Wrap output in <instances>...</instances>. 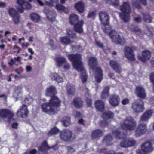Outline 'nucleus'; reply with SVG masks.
Listing matches in <instances>:
<instances>
[{
    "label": "nucleus",
    "mask_w": 154,
    "mask_h": 154,
    "mask_svg": "<svg viewBox=\"0 0 154 154\" xmlns=\"http://www.w3.org/2000/svg\"><path fill=\"white\" fill-rule=\"evenodd\" d=\"M60 137L63 141H68L75 139V136L70 130L65 129L60 132Z\"/></svg>",
    "instance_id": "1a4fd4ad"
},
{
    "label": "nucleus",
    "mask_w": 154,
    "mask_h": 154,
    "mask_svg": "<svg viewBox=\"0 0 154 154\" xmlns=\"http://www.w3.org/2000/svg\"><path fill=\"white\" fill-rule=\"evenodd\" d=\"M84 122V120L82 119H79L78 121V123L79 124H82L83 125H85Z\"/></svg>",
    "instance_id": "0e129e2a"
},
{
    "label": "nucleus",
    "mask_w": 154,
    "mask_h": 154,
    "mask_svg": "<svg viewBox=\"0 0 154 154\" xmlns=\"http://www.w3.org/2000/svg\"><path fill=\"white\" fill-rule=\"evenodd\" d=\"M97 63V59L95 57H91L89 59V64L91 68L93 69H95V77L96 81L100 82L103 79V71L100 67H95Z\"/></svg>",
    "instance_id": "20e7f679"
},
{
    "label": "nucleus",
    "mask_w": 154,
    "mask_h": 154,
    "mask_svg": "<svg viewBox=\"0 0 154 154\" xmlns=\"http://www.w3.org/2000/svg\"><path fill=\"white\" fill-rule=\"evenodd\" d=\"M75 91V88L73 87H71V88H68V93L69 94H73L74 93Z\"/></svg>",
    "instance_id": "603ef678"
},
{
    "label": "nucleus",
    "mask_w": 154,
    "mask_h": 154,
    "mask_svg": "<svg viewBox=\"0 0 154 154\" xmlns=\"http://www.w3.org/2000/svg\"><path fill=\"white\" fill-rule=\"evenodd\" d=\"M73 103L74 105L76 108H80L83 105V102L82 100L79 98L74 99Z\"/></svg>",
    "instance_id": "2f4dec72"
},
{
    "label": "nucleus",
    "mask_w": 154,
    "mask_h": 154,
    "mask_svg": "<svg viewBox=\"0 0 154 154\" xmlns=\"http://www.w3.org/2000/svg\"><path fill=\"white\" fill-rule=\"evenodd\" d=\"M112 134L117 138L119 139L123 138L126 136V134L119 131H114L112 132Z\"/></svg>",
    "instance_id": "cd10ccee"
},
{
    "label": "nucleus",
    "mask_w": 154,
    "mask_h": 154,
    "mask_svg": "<svg viewBox=\"0 0 154 154\" xmlns=\"http://www.w3.org/2000/svg\"><path fill=\"white\" fill-rule=\"evenodd\" d=\"M57 66L60 67L63 63L66 62V59L63 57H60L57 58Z\"/></svg>",
    "instance_id": "72a5a7b5"
},
{
    "label": "nucleus",
    "mask_w": 154,
    "mask_h": 154,
    "mask_svg": "<svg viewBox=\"0 0 154 154\" xmlns=\"http://www.w3.org/2000/svg\"><path fill=\"white\" fill-rule=\"evenodd\" d=\"M115 2H113L111 4L115 7H117L119 6V3L118 0H115Z\"/></svg>",
    "instance_id": "6e6d98bb"
},
{
    "label": "nucleus",
    "mask_w": 154,
    "mask_h": 154,
    "mask_svg": "<svg viewBox=\"0 0 154 154\" xmlns=\"http://www.w3.org/2000/svg\"><path fill=\"white\" fill-rule=\"evenodd\" d=\"M96 11H92L90 12L88 17L89 18H93L95 16Z\"/></svg>",
    "instance_id": "3c124183"
},
{
    "label": "nucleus",
    "mask_w": 154,
    "mask_h": 154,
    "mask_svg": "<svg viewBox=\"0 0 154 154\" xmlns=\"http://www.w3.org/2000/svg\"><path fill=\"white\" fill-rule=\"evenodd\" d=\"M50 44L51 46V47L53 49L55 48V46L54 45V43L53 41L52 40H50Z\"/></svg>",
    "instance_id": "052dcab7"
},
{
    "label": "nucleus",
    "mask_w": 154,
    "mask_h": 154,
    "mask_svg": "<svg viewBox=\"0 0 154 154\" xmlns=\"http://www.w3.org/2000/svg\"><path fill=\"white\" fill-rule=\"evenodd\" d=\"M53 2L51 1L50 2L45 1V5H47L50 7H52L54 6Z\"/></svg>",
    "instance_id": "864d4df0"
},
{
    "label": "nucleus",
    "mask_w": 154,
    "mask_h": 154,
    "mask_svg": "<svg viewBox=\"0 0 154 154\" xmlns=\"http://www.w3.org/2000/svg\"><path fill=\"white\" fill-rule=\"evenodd\" d=\"M142 15L143 16V19L144 22L147 23H150L152 22V18L149 14L143 13Z\"/></svg>",
    "instance_id": "c9c22d12"
},
{
    "label": "nucleus",
    "mask_w": 154,
    "mask_h": 154,
    "mask_svg": "<svg viewBox=\"0 0 154 154\" xmlns=\"http://www.w3.org/2000/svg\"><path fill=\"white\" fill-rule=\"evenodd\" d=\"M99 17L102 25H107L109 24V17L106 12L102 11L100 13Z\"/></svg>",
    "instance_id": "dca6fc26"
},
{
    "label": "nucleus",
    "mask_w": 154,
    "mask_h": 154,
    "mask_svg": "<svg viewBox=\"0 0 154 154\" xmlns=\"http://www.w3.org/2000/svg\"><path fill=\"white\" fill-rule=\"evenodd\" d=\"M136 125L137 122L134 119L131 117L128 116L123 120L120 127L123 130L133 131Z\"/></svg>",
    "instance_id": "39448f33"
},
{
    "label": "nucleus",
    "mask_w": 154,
    "mask_h": 154,
    "mask_svg": "<svg viewBox=\"0 0 154 154\" xmlns=\"http://www.w3.org/2000/svg\"><path fill=\"white\" fill-rule=\"evenodd\" d=\"M144 102L140 99L135 100L132 103L131 108L135 112H142L144 109Z\"/></svg>",
    "instance_id": "6e6552de"
},
{
    "label": "nucleus",
    "mask_w": 154,
    "mask_h": 154,
    "mask_svg": "<svg viewBox=\"0 0 154 154\" xmlns=\"http://www.w3.org/2000/svg\"><path fill=\"white\" fill-rule=\"evenodd\" d=\"M31 1V0H17V3L20 6L17 7V10L20 12L23 13L25 8L30 9L31 7V5L28 2Z\"/></svg>",
    "instance_id": "9d476101"
},
{
    "label": "nucleus",
    "mask_w": 154,
    "mask_h": 154,
    "mask_svg": "<svg viewBox=\"0 0 154 154\" xmlns=\"http://www.w3.org/2000/svg\"><path fill=\"white\" fill-rule=\"evenodd\" d=\"M132 5L137 8L140 7L139 2L138 0H132Z\"/></svg>",
    "instance_id": "79ce46f5"
},
{
    "label": "nucleus",
    "mask_w": 154,
    "mask_h": 154,
    "mask_svg": "<svg viewBox=\"0 0 154 154\" xmlns=\"http://www.w3.org/2000/svg\"><path fill=\"white\" fill-rule=\"evenodd\" d=\"M18 125V124L17 123H13L12 125V127L14 129H17Z\"/></svg>",
    "instance_id": "774afa93"
},
{
    "label": "nucleus",
    "mask_w": 154,
    "mask_h": 154,
    "mask_svg": "<svg viewBox=\"0 0 154 154\" xmlns=\"http://www.w3.org/2000/svg\"><path fill=\"white\" fill-rule=\"evenodd\" d=\"M120 101L119 96L116 94L111 95L109 100L110 104L113 106H116L118 105Z\"/></svg>",
    "instance_id": "a211bd4d"
},
{
    "label": "nucleus",
    "mask_w": 154,
    "mask_h": 154,
    "mask_svg": "<svg viewBox=\"0 0 154 154\" xmlns=\"http://www.w3.org/2000/svg\"><path fill=\"white\" fill-rule=\"evenodd\" d=\"M51 79L56 80L58 82H61L63 81V79L56 73H51L50 75Z\"/></svg>",
    "instance_id": "c85d7f7f"
},
{
    "label": "nucleus",
    "mask_w": 154,
    "mask_h": 154,
    "mask_svg": "<svg viewBox=\"0 0 154 154\" xmlns=\"http://www.w3.org/2000/svg\"><path fill=\"white\" fill-rule=\"evenodd\" d=\"M96 44L99 47L101 48H103V45L100 42H98V41H96Z\"/></svg>",
    "instance_id": "338daca9"
},
{
    "label": "nucleus",
    "mask_w": 154,
    "mask_h": 154,
    "mask_svg": "<svg viewBox=\"0 0 154 154\" xmlns=\"http://www.w3.org/2000/svg\"><path fill=\"white\" fill-rule=\"evenodd\" d=\"M135 93L137 96L140 99H145L146 94L144 88L141 86H138L136 87Z\"/></svg>",
    "instance_id": "2eb2a0df"
},
{
    "label": "nucleus",
    "mask_w": 154,
    "mask_h": 154,
    "mask_svg": "<svg viewBox=\"0 0 154 154\" xmlns=\"http://www.w3.org/2000/svg\"><path fill=\"white\" fill-rule=\"evenodd\" d=\"M44 12L46 15L47 18L50 20L53 21L55 20L56 14L54 11L45 8L44 10Z\"/></svg>",
    "instance_id": "5701e85b"
},
{
    "label": "nucleus",
    "mask_w": 154,
    "mask_h": 154,
    "mask_svg": "<svg viewBox=\"0 0 154 154\" xmlns=\"http://www.w3.org/2000/svg\"><path fill=\"white\" fill-rule=\"evenodd\" d=\"M33 101V99L32 97L29 96L26 97L23 100L22 103H26L28 105H30L32 103Z\"/></svg>",
    "instance_id": "f704fd0d"
},
{
    "label": "nucleus",
    "mask_w": 154,
    "mask_h": 154,
    "mask_svg": "<svg viewBox=\"0 0 154 154\" xmlns=\"http://www.w3.org/2000/svg\"><path fill=\"white\" fill-rule=\"evenodd\" d=\"M134 20L137 23L140 22L141 20V18L140 17H138L137 18H134Z\"/></svg>",
    "instance_id": "69168bd1"
},
{
    "label": "nucleus",
    "mask_w": 154,
    "mask_h": 154,
    "mask_svg": "<svg viewBox=\"0 0 154 154\" xmlns=\"http://www.w3.org/2000/svg\"><path fill=\"white\" fill-rule=\"evenodd\" d=\"M109 64L111 67L117 73H120L122 71V69L120 66L117 61L115 60H111Z\"/></svg>",
    "instance_id": "4be33fe9"
},
{
    "label": "nucleus",
    "mask_w": 154,
    "mask_h": 154,
    "mask_svg": "<svg viewBox=\"0 0 154 154\" xmlns=\"http://www.w3.org/2000/svg\"><path fill=\"white\" fill-rule=\"evenodd\" d=\"M56 93L54 87L50 86L47 88L46 95L51 98L49 102L44 103L42 105L41 108L43 112L51 115L57 113L61 101L57 96L54 95Z\"/></svg>",
    "instance_id": "f257e3e1"
},
{
    "label": "nucleus",
    "mask_w": 154,
    "mask_h": 154,
    "mask_svg": "<svg viewBox=\"0 0 154 154\" xmlns=\"http://www.w3.org/2000/svg\"><path fill=\"white\" fill-rule=\"evenodd\" d=\"M69 22L72 25H74V30L77 32L81 33L83 32L82 26L84 22L82 20L78 21V17L75 14H73L69 17Z\"/></svg>",
    "instance_id": "423d86ee"
},
{
    "label": "nucleus",
    "mask_w": 154,
    "mask_h": 154,
    "mask_svg": "<svg viewBox=\"0 0 154 154\" xmlns=\"http://www.w3.org/2000/svg\"><path fill=\"white\" fill-rule=\"evenodd\" d=\"M95 105L97 109L100 111L102 112L104 109V103L101 100H98L96 101L95 103Z\"/></svg>",
    "instance_id": "a878e982"
},
{
    "label": "nucleus",
    "mask_w": 154,
    "mask_h": 154,
    "mask_svg": "<svg viewBox=\"0 0 154 154\" xmlns=\"http://www.w3.org/2000/svg\"><path fill=\"white\" fill-rule=\"evenodd\" d=\"M130 29L134 32H138L140 29L136 26L131 25L129 26Z\"/></svg>",
    "instance_id": "c03bdc74"
},
{
    "label": "nucleus",
    "mask_w": 154,
    "mask_h": 154,
    "mask_svg": "<svg viewBox=\"0 0 154 154\" xmlns=\"http://www.w3.org/2000/svg\"><path fill=\"white\" fill-rule=\"evenodd\" d=\"M59 132V130L57 128L55 127L52 129L48 133V135H50L52 134H57Z\"/></svg>",
    "instance_id": "37998d69"
},
{
    "label": "nucleus",
    "mask_w": 154,
    "mask_h": 154,
    "mask_svg": "<svg viewBox=\"0 0 154 154\" xmlns=\"http://www.w3.org/2000/svg\"><path fill=\"white\" fill-rule=\"evenodd\" d=\"M86 101L88 106H90L92 103V100L91 98L90 97H87Z\"/></svg>",
    "instance_id": "8fccbe9b"
},
{
    "label": "nucleus",
    "mask_w": 154,
    "mask_h": 154,
    "mask_svg": "<svg viewBox=\"0 0 154 154\" xmlns=\"http://www.w3.org/2000/svg\"><path fill=\"white\" fill-rule=\"evenodd\" d=\"M13 49L14 50H18V51H14L15 52H17V53H19L20 52V51L21 50V49L20 48L17 46H15Z\"/></svg>",
    "instance_id": "e2e57ef3"
},
{
    "label": "nucleus",
    "mask_w": 154,
    "mask_h": 154,
    "mask_svg": "<svg viewBox=\"0 0 154 154\" xmlns=\"http://www.w3.org/2000/svg\"><path fill=\"white\" fill-rule=\"evenodd\" d=\"M75 117H78L81 116V114L79 112L75 111L73 113Z\"/></svg>",
    "instance_id": "bf43d9fd"
},
{
    "label": "nucleus",
    "mask_w": 154,
    "mask_h": 154,
    "mask_svg": "<svg viewBox=\"0 0 154 154\" xmlns=\"http://www.w3.org/2000/svg\"><path fill=\"white\" fill-rule=\"evenodd\" d=\"M120 9L122 13H119L121 18L124 22L128 21L130 19L129 14L131 12L130 5L127 2L124 3Z\"/></svg>",
    "instance_id": "0eeeda50"
},
{
    "label": "nucleus",
    "mask_w": 154,
    "mask_h": 154,
    "mask_svg": "<svg viewBox=\"0 0 154 154\" xmlns=\"http://www.w3.org/2000/svg\"><path fill=\"white\" fill-rule=\"evenodd\" d=\"M68 56L69 60L72 62L74 68L78 71L80 72V77L82 83L85 82L87 80V75L81 60V55L79 54H71Z\"/></svg>",
    "instance_id": "f03ea898"
},
{
    "label": "nucleus",
    "mask_w": 154,
    "mask_h": 154,
    "mask_svg": "<svg viewBox=\"0 0 154 154\" xmlns=\"http://www.w3.org/2000/svg\"><path fill=\"white\" fill-rule=\"evenodd\" d=\"M102 29L104 33L106 35L109 36L112 41L116 44L121 43L122 41L118 33L115 30H112L111 28L108 25H102Z\"/></svg>",
    "instance_id": "7ed1b4c3"
},
{
    "label": "nucleus",
    "mask_w": 154,
    "mask_h": 154,
    "mask_svg": "<svg viewBox=\"0 0 154 154\" xmlns=\"http://www.w3.org/2000/svg\"><path fill=\"white\" fill-rule=\"evenodd\" d=\"M153 112L152 110H148L141 115L140 118V121H147L152 116Z\"/></svg>",
    "instance_id": "aec40b11"
},
{
    "label": "nucleus",
    "mask_w": 154,
    "mask_h": 154,
    "mask_svg": "<svg viewBox=\"0 0 154 154\" xmlns=\"http://www.w3.org/2000/svg\"><path fill=\"white\" fill-rule=\"evenodd\" d=\"M109 88L107 87H106L104 89L101 95V97L102 98H106L108 97L109 95Z\"/></svg>",
    "instance_id": "4c0bfd02"
},
{
    "label": "nucleus",
    "mask_w": 154,
    "mask_h": 154,
    "mask_svg": "<svg viewBox=\"0 0 154 154\" xmlns=\"http://www.w3.org/2000/svg\"><path fill=\"white\" fill-rule=\"evenodd\" d=\"M21 88L20 86H18L15 89V94L19 95L21 92Z\"/></svg>",
    "instance_id": "49530a36"
},
{
    "label": "nucleus",
    "mask_w": 154,
    "mask_h": 154,
    "mask_svg": "<svg viewBox=\"0 0 154 154\" xmlns=\"http://www.w3.org/2000/svg\"><path fill=\"white\" fill-rule=\"evenodd\" d=\"M147 131V125L145 123L139 124L135 130V136L139 137L143 135Z\"/></svg>",
    "instance_id": "9b49d317"
},
{
    "label": "nucleus",
    "mask_w": 154,
    "mask_h": 154,
    "mask_svg": "<svg viewBox=\"0 0 154 154\" xmlns=\"http://www.w3.org/2000/svg\"><path fill=\"white\" fill-rule=\"evenodd\" d=\"M113 114L110 111L104 112L102 115V117L103 118L106 120L112 118L113 117Z\"/></svg>",
    "instance_id": "473e14b6"
},
{
    "label": "nucleus",
    "mask_w": 154,
    "mask_h": 154,
    "mask_svg": "<svg viewBox=\"0 0 154 154\" xmlns=\"http://www.w3.org/2000/svg\"><path fill=\"white\" fill-rule=\"evenodd\" d=\"M67 149L68 152L70 153H73L75 151V150L74 148L71 146L68 147Z\"/></svg>",
    "instance_id": "13d9d810"
},
{
    "label": "nucleus",
    "mask_w": 154,
    "mask_h": 154,
    "mask_svg": "<svg viewBox=\"0 0 154 154\" xmlns=\"http://www.w3.org/2000/svg\"><path fill=\"white\" fill-rule=\"evenodd\" d=\"M129 101V100L128 99V98H125L122 100V103L124 105H125L128 104Z\"/></svg>",
    "instance_id": "5fc2aeb1"
},
{
    "label": "nucleus",
    "mask_w": 154,
    "mask_h": 154,
    "mask_svg": "<svg viewBox=\"0 0 154 154\" xmlns=\"http://www.w3.org/2000/svg\"><path fill=\"white\" fill-rule=\"evenodd\" d=\"M62 123L65 126H69L70 123V118L69 117H67L65 118L62 122Z\"/></svg>",
    "instance_id": "a19ab883"
},
{
    "label": "nucleus",
    "mask_w": 154,
    "mask_h": 154,
    "mask_svg": "<svg viewBox=\"0 0 154 154\" xmlns=\"http://www.w3.org/2000/svg\"><path fill=\"white\" fill-rule=\"evenodd\" d=\"M29 112L27 108L26 105L23 104L20 109L17 112V115L19 117L24 118L27 116Z\"/></svg>",
    "instance_id": "f3484780"
},
{
    "label": "nucleus",
    "mask_w": 154,
    "mask_h": 154,
    "mask_svg": "<svg viewBox=\"0 0 154 154\" xmlns=\"http://www.w3.org/2000/svg\"><path fill=\"white\" fill-rule=\"evenodd\" d=\"M56 146L54 145L49 147L47 144V142L45 141L42 143L41 146L39 147L38 149L39 151L43 152L51 148L55 149Z\"/></svg>",
    "instance_id": "393cba45"
},
{
    "label": "nucleus",
    "mask_w": 154,
    "mask_h": 154,
    "mask_svg": "<svg viewBox=\"0 0 154 154\" xmlns=\"http://www.w3.org/2000/svg\"><path fill=\"white\" fill-rule=\"evenodd\" d=\"M101 152H103L105 154H115V152L112 151H109L107 152L106 149H103L100 151Z\"/></svg>",
    "instance_id": "09e8293b"
},
{
    "label": "nucleus",
    "mask_w": 154,
    "mask_h": 154,
    "mask_svg": "<svg viewBox=\"0 0 154 154\" xmlns=\"http://www.w3.org/2000/svg\"><path fill=\"white\" fill-rule=\"evenodd\" d=\"M14 116L13 112L8 109H4L0 110V117L6 118L8 121Z\"/></svg>",
    "instance_id": "4468645a"
},
{
    "label": "nucleus",
    "mask_w": 154,
    "mask_h": 154,
    "mask_svg": "<svg viewBox=\"0 0 154 154\" xmlns=\"http://www.w3.org/2000/svg\"><path fill=\"white\" fill-rule=\"evenodd\" d=\"M67 34L69 37L72 39H74L76 38L75 34L73 32V30L72 29L69 28L67 29Z\"/></svg>",
    "instance_id": "58836bf2"
},
{
    "label": "nucleus",
    "mask_w": 154,
    "mask_h": 154,
    "mask_svg": "<svg viewBox=\"0 0 154 154\" xmlns=\"http://www.w3.org/2000/svg\"><path fill=\"white\" fill-rule=\"evenodd\" d=\"M56 8L58 11H62L65 9V7L62 5L58 4L56 5Z\"/></svg>",
    "instance_id": "a18cd8bd"
},
{
    "label": "nucleus",
    "mask_w": 154,
    "mask_h": 154,
    "mask_svg": "<svg viewBox=\"0 0 154 154\" xmlns=\"http://www.w3.org/2000/svg\"><path fill=\"white\" fill-rule=\"evenodd\" d=\"M32 20L35 23H38L41 20L40 16L37 14L32 13L30 14Z\"/></svg>",
    "instance_id": "c756f323"
},
{
    "label": "nucleus",
    "mask_w": 154,
    "mask_h": 154,
    "mask_svg": "<svg viewBox=\"0 0 154 154\" xmlns=\"http://www.w3.org/2000/svg\"><path fill=\"white\" fill-rule=\"evenodd\" d=\"M136 141L132 138L123 139L120 143V145L122 148H126L134 146Z\"/></svg>",
    "instance_id": "f8f14e48"
},
{
    "label": "nucleus",
    "mask_w": 154,
    "mask_h": 154,
    "mask_svg": "<svg viewBox=\"0 0 154 154\" xmlns=\"http://www.w3.org/2000/svg\"><path fill=\"white\" fill-rule=\"evenodd\" d=\"M142 57L140 56H137V58L142 62H145L148 60L151 57V53L148 50H145L142 53Z\"/></svg>",
    "instance_id": "412c9836"
},
{
    "label": "nucleus",
    "mask_w": 154,
    "mask_h": 154,
    "mask_svg": "<svg viewBox=\"0 0 154 154\" xmlns=\"http://www.w3.org/2000/svg\"><path fill=\"white\" fill-rule=\"evenodd\" d=\"M9 13L11 16L13 17L14 23L15 24L18 23L19 22L20 19V15L19 13L12 8L9 9Z\"/></svg>",
    "instance_id": "6ab92c4d"
},
{
    "label": "nucleus",
    "mask_w": 154,
    "mask_h": 154,
    "mask_svg": "<svg viewBox=\"0 0 154 154\" xmlns=\"http://www.w3.org/2000/svg\"><path fill=\"white\" fill-rule=\"evenodd\" d=\"M142 150L144 152H151L153 150L152 144L149 142H146L141 146Z\"/></svg>",
    "instance_id": "b1692460"
},
{
    "label": "nucleus",
    "mask_w": 154,
    "mask_h": 154,
    "mask_svg": "<svg viewBox=\"0 0 154 154\" xmlns=\"http://www.w3.org/2000/svg\"><path fill=\"white\" fill-rule=\"evenodd\" d=\"M76 9L80 13H82L84 10V5L82 2H79L75 5Z\"/></svg>",
    "instance_id": "7c9ffc66"
},
{
    "label": "nucleus",
    "mask_w": 154,
    "mask_h": 154,
    "mask_svg": "<svg viewBox=\"0 0 154 154\" xmlns=\"http://www.w3.org/2000/svg\"><path fill=\"white\" fill-rule=\"evenodd\" d=\"M60 41L61 43L65 45L69 44L72 42V41L66 36L60 38Z\"/></svg>",
    "instance_id": "e433bc0d"
},
{
    "label": "nucleus",
    "mask_w": 154,
    "mask_h": 154,
    "mask_svg": "<svg viewBox=\"0 0 154 154\" xmlns=\"http://www.w3.org/2000/svg\"><path fill=\"white\" fill-rule=\"evenodd\" d=\"M108 124V122L104 120L100 121L99 122L100 125L102 127L107 125Z\"/></svg>",
    "instance_id": "de8ad7c7"
},
{
    "label": "nucleus",
    "mask_w": 154,
    "mask_h": 154,
    "mask_svg": "<svg viewBox=\"0 0 154 154\" xmlns=\"http://www.w3.org/2000/svg\"><path fill=\"white\" fill-rule=\"evenodd\" d=\"M112 140V137L109 135H108L105 136L103 140V143H108Z\"/></svg>",
    "instance_id": "ea45409f"
},
{
    "label": "nucleus",
    "mask_w": 154,
    "mask_h": 154,
    "mask_svg": "<svg viewBox=\"0 0 154 154\" xmlns=\"http://www.w3.org/2000/svg\"><path fill=\"white\" fill-rule=\"evenodd\" d=\"M124 51L125 57L128 60L131 61L135 60V55L131 48L125 47L124 48Z\"/></svg>",
    "instance_id": "ddd939ff"
},
{
    "label": "nucleus",
    "mask_w": 154,
    "mask_h": 154,
    "mask_svg": "<svg viewBox=\"0 0 154 154\" xmlns=\"http://www.w3.org/2000/svg\"><path fill=\"white\" fill-rule=\"evenodd\" d=\"M26 70L27 72H30L32 70V68L30 66H27L26 67Z\"/></svg>",
    "instance_id": "680f3d73"
},
{
    "label": "nucleus",
    "mask_w": 154,
    "mask_h": 154,
    "mask_svg": "<svg viewBox=\"0 0 154 154\" xmlns=\"http://www.w3.org/2000/svg\"><path fill=\"white\" fill-rule=\"evenodd\" d=\"M150 79L151 82L154 84V72H152L150 74ZM154 92V86L153 88Z\"/></svg>",
    "instance_id": "4d7b16f0"
},
{
    "label": "nucleus",
    "mask_w": 154,
    "mask_h": 154,
    "mask_svg": "<svg viewBox=\"0 0 154 154\" xmlns=\"http://www.w3.org/2000/svg\"><path fill=\"white\" fill-rule=\"evenodd\" d=\"M102 136V132L99 129H97L92 132L91 137L93 139H98Z\"/></svg>",
    "instance_id": "bb28decb"
}]
</instances>
